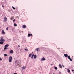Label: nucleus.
Returning <instances> with one entry per match:
<instances>
[{
    "instance_id": "nucleus-1",
    "label": "nucleus",
    "mask_w": 74,
    "mask_h": 74,
    "mask_svg": "<svg viewBox=\"0 0 74 74\" xmlns=\"http://www.w3.org/2000/svg\"><path fill=\"white\" fill-rule=\"evenodd\" d=\"M12 61V56H10L9 58V62H11Z\"/></svg>"
},
{
    "instance_id": "nucleus-2",
    "label": "nucleus",
    "mask_w": 74,
    "mask_h": 74,
    "mask_svg": "<svg viewBox=\"0 0 74 74\" xmlns=\"http://www.w3.org/2000/svg\"><path fill=\"white\" fill-rule=\"evenodd\" d=\"M5 41V40L3 39V37H1V39L0 40V41H1V42H4Z\"/></svg>"
},
{
    "instance_id": "nucleus-3",
    "label": "nucleus",
    "mask_w": 74,
    "mask_h": 74,
    "mask_svg": "<svg viewBox=\"0 0 74 74\" xmlns=\"http://www.w3.org/2000/svg\"><path fill=\"white\" fill-rule=\"evenodd\" d=\"M33 36V35L32 34H28V37H30V36Z\"/></svg>"
},
{
    "instance_id": "nucleus-4",
    "label": "nucleus",
    "mask_w": 74,
    "mask_h": 74,
    "mask_svg": "<svg viewBox=\"0 0 74 74\" xmlns=\"http://www.w3.org/2000/svg\"><path fill=\"white\" fill-rule=\"evenodd\" d=\"M68 58L70 60V61H72V59H71L70 58V56H68Z\"/></svg>"
},
{
    "instance_id": "nucleus-5",
    "label": "nucleus",
    "mask_w": 74,
    "mask_h": 74,
    "mask_svg": "<svg viewBox=\"0 0 74 74\" xmlns=\"http://www.w3.org/2000/svg\"><path fill=\"white\" fill-rule=\"evenodd\" d=\"M10 53H14V51L13 50H11L10 51Z\"/></svg>"
},
{
    "instance_id": "nucleus-6",
    "label": "nucleus",
    "mask_w": 74,
    "mask_h": 74,
    "mask_svg": "<svg viewBox=\"0 0 74 74\" xmlns=\"http://www.w3.org/2000/svg\"><path fill=\"white\" fill-rule=\"evenodd\" d=\"M46 60V59H45V58H44V57H43L41 59V60H42L43 61L44 60Z\"/></svg>"
},
{
    "instance_id": "nucleus-7",
    "label": "nucleus",
    "mask_w": 74,
    "mask_h": 74,
    "mask_svg": "<svg viewBox=\"0 0 74 74\" xmlns=\"http://www.w3.org/2000/svg\"><path fill=\"white\" fill-rule=\"evenodd\" d=\"M7 17H5L4 18V21H5V22H6L7 21Z\"/></svg>"
},
{
    "instance_id": "nucleus-8",
    "label": "nucleus",
    "mask_w": 74,
    "mask_h": 74,
    "mask_svg": "<svg viewBox=\"0 0 74 74\" xmlns=\"http://www.w3.org/2000/svg\"><path fill=\"white\" fill-rule=\"evenodd\" d=\"M26 25H23L22 27H23V28L24 29H25V28H26Z\"/></svg>"
},
{
    "instance_id": "nucleus-9",
    "label": "nucleus",
    "mask_w": 74,
    "mask_h": 74,
    "mask_svg": "<svg viewBox=\"0 0 74 74\" xmlns=\"http://www.w3.org/2000/svg\"><path fill=\"white\" fill-rule=\"evenodd\" d=\"M2 32L3 34H5V32H4V30H2Z\"/></svg>"
},
{
    "instance_id": "nucleus-10",
    "label": "nucleus",
    "mask_w": 74,
    "mask_h": 74,
    "mask_svg": "<svg viewBox=\"0 0 74 74\" xmlns=\"http://www.w3.org/2000/svg\"><path fill=\"white\" fill-rule=\"evenodd\" d=\"M64 56L65 57H66V58H67V57L68 56V55L67 54H64Z\"/></svg>"
},
{
    "instance_id": "nucleus-11",
    "label": "nucleus",
    "mask_w": 74,
    "mask_h": 74,
    "mask_svg": "<svg viewBox=\"0 0 74 74\" xmlns=\"http://www.w3.org/2000/svg\"><path fill=\"white\" fill-rule=\"evenodd\" d=\"M59 67L60 68V69L62 68V65H61V64H59Z\"/></svg>"
},
{
    "instance_id": "nucleus-12",
    "label": "nucleus",
    "mask_w": 74,
    "mask_h": 74,
    "mask_svg": "<svg viewBox=\"0 0 74 74\" xmlns=\"http://www.w3.org/2000/svg\"><path fill=\"white\" fill-rule=\"evenodd\" d=\"M5 47H9V45L8 44L6 45H5Z\"/></svg>"
},
{
    "instance_id": "nucleus-13",
    "label": "nucleus",
    "mask_w": 74,
    "mask_h": 74,
    "mask_svg": "<svg viewBox=\"0 0 74 74\" xmlns=\"http://www.w3.org/2000/svg\"><path fill=\"white\" fill-rule=\"evenodd\" d=\"M32 55V53L30 54L29 55V58L31 57Z\"/></svg>"
},
{
    "instance_id": "nucleus-14",
    "label": "nucleus",
    "mask_w": 74,
    "mask_h": 74,
    "mask_svg": "<svg viewBox=\"0 0 74 74\" xmlns=\"http://www.w3.org/2000/svg\"><path fill=\"white\" fill-rule=\"evenodd\" d=\"M36 58H37V56H36V55H35L34 56V59H36Z\"/></svg>"
},
{
    "instance_id": "nucleus-15",
    "label": "nucleus",
    "mask_w": 74,
    "mask_h": 74,
    "mask_svg": "<svg viewBox=\"0 0 74 74\" xmlns=\"http://www.w3.org/2000/svg\"><path fill=\"white\" fill-rule=\"evenodd\" d=\"M26 66H23L22 68H23V70L24 69H25V68H26Z\"/></svg>"
},
{
    "instance_id": "nucleus-16",
    "label": "nucleus",
    "mask_w": 74,
    "mask_h": 74,
    "mask_svg": "<svg viewBox=\"0 0 74 74\" xmlns=\"http://www.w3.org/2000/svg\"><path fill=\"white\" fill-rule=\"evenodd\" d=\"M14 26H17V25L16 23H14Z\"/></svg>"
},
{
    "instance_id": "nucleus-17",
    "label": "nucleus",
    "mask_w": 74,
    "mask_h": 74,
    "mask_svg": "<svg viewBox=\"0 0 74 74\" xmlns=\"http://www.w3.org/2000/svg\"><path fill=\"white\" fill-rule=\"evenodd\" d=\"M4 44V42H0V44Z\"/></svg>"
},
{
    "instance_id": "nucleus-18",
    "label": "nucleus",
    "mask_w": 74,
    "mask_h": 74,
    "mask_svg": "<svg viewBox=\"0 0 74 74\" xmlns=\"http://www.w3.org/2000/svg\"><path fill=\"white\" fill-rule=\"evenodd\" d=\"M4 56H8V55H7V54H4Z\"/></svg>"
},
{
    "instance_id": "nucleus-19",
    "label": "nucleus",
    "mask_w": 74,
    "mask_h": 74,
    "mask_svg": "<svg viewBox=\"0 0 74 74\" xmlns=\"http://www.w3.org/2000/svg\"><path fill=\"white\" fill-rule=\"evenodd\" d=\"M67 70L68 71V73H70V70H69V69H68Z\"/></svg>"
},
{
    "instance_id": "nucleus-20",
    "label": "nucleus",
    "mask_w": 74,
    "mask_h": 74,
    "mask_svg": "<svg viewBox=\"0 0 74 74\" xmlns=\"http://www.w3.org/2000/svg\"><path fill=\"white\" fill-rule=\"evenodd\" d=\"M54 68H55V69H56V70H57L58 69V68H57V67L55 66Z\"/></svg>"
},
{
    "instance_id": "nucleus-21",
    "label": "nucleus",
    "mask_w": 74,
    "mask_h": 74,
    "mask_svg": "<svg viewBox=\"0 0 74 74\" xmlns=\"http://www.w3.org/2000/svg\"><path fill=\"white\" fill-rule=\"evenodd\" d=\"M25 51H28V49H25Z\"/></svg>"
},
{
    "instance_id": "nucleus-22",
    "label": "nucleus",
    "mask_w": 74,
    "mask_h": 74,
    "mask_svg": "<svg viewBox=\"0 0 74 74\" xmlns=\"http://www.w3.org/2000/svg\"><path fill=\"white\" fill-rule=\"evenodd\" d=\"M38 49H39V48L36 49V50L37 52H38Z\"/></svg>"
},
{
    "instance_id": "nucleus-23",
    "label": "nucleus",
    "mask_w": 74,
    "mask_h": 74,
    "mask_svg": "<svg viewBox=\"0 0 74 74\" xmlns=\"http://www.w3.org/2000/svg\"><path fill=\"white\" fill-rule=\"evenodd\" d=\"M4 49L5 50V49H7V47L4 46Z\"/></svg>"
},
{
    "instance_id": "nucleus-24",
    "label": "nucleus",
    "mask_w": 74,
    "mask_h": 74,
    "mask_svg": "<svg viewBox=\"0 0 74 74\" xmlns=\"http://www.w3.org/2000/svg\"><path fill=\"white\" fill-rule=\"evenodd\" d=\"M12 8L14 9V10H15V8H14V7L12 6Z\"/></svg>"
},
{
    "instance_id": "nucleus-25",
    "label": "nucleus",
    "mask_w": 74,
    "mask_h": 74,
    "mask_svg": "<svg viewBox=\"0 0 74 74\" xmlns=\"http://www.w3.org/2000/svg\"><path fill=\"white\" fill-rule=\"evenodd\" d=\"M18 67H21V66L19 65V64H18Z\"/></svg>"
},
{
    "instance_id": "nucleus-26",
    "label": "nucleus",
    "mask_w": 74,
    "mask_h": 74,
    "mask_svg": "<svg viewBox=\"0 0 74 74\" xmlns=\"http://www.w3.org/2000/svg\"><path fill=\"white\" fill-rule=\"evenodd\" d=\"M6 29V30H8V27H7Z\"/></svg>"
},
{
    "instance_id": "nucleus-27",
    "label": "nucleus",
    "mask_w": 74,
    "mask_h": 74,
    "mask_svg": "<svg viewBox=\"0 0 74 74\" xmlns=\"http://www.w3.org/2000/svg\"><path fill=\"white\" fill-rule=\"evenodd\" d=\"M13 22H15V19H14L13 20Z\"/></svg>"
},
{
    "instance_id": "nucleus-28",
    "label": "nucleus",
    "mask_w": 74,
    "mask_h": 74,
    "mask_svg": "<svg viewBox=\"0 0 74 74\" xmlns=\"http://www.w3.org/2000/svg\"><path fill=\"white\" fill-rule=\"evenodd\" d=\"M2 60V59L0 57V60Z\"/></svg>"
},
{
    "instance_id": "nucleus-29",
    "label": "nucleus",
    "mask_w": 74,
    "mask_h": 74,
    "mask_svg": "<svg viewBox=\"0 0 74 74\" xmlns=\"http://www.w3.org/2000/svg\"><path fill=\"white\" fill-rule=\"evenodd\" d=\"M33 56H32L31 57V58H32V59H33Z\"/></svg>"
},
{
    "instance_id": "nucleus-30",
    "label": "nucleus",
    "mask_w": 74,
    "mask_h": 74,
    "mask_svg": "<svg viewBox=\"0 0 74 74\" xmlns=\"http://www.w3.org/2000/svg\"><path fill=\"white\" fill-rule=\"evenodd\" d=\"M32 56H34V54H33Z\"/></svg>"
},
{
    "instance_id": "nucleus-31",
    "label": "nucleus",
    "mask_w": 74,
    "mask_h": 74,
    "mask_svg": "<svg viewBox=\"0 0 74 74\" xmlns=\"http://www.w3.org/2000/svg\"><path fill=\"white\" fill-rule=\"evenodd\" d=\"M18 47H20V46L19 45H18Z\"/></svg>"
},
{
    "instance_id": "nucleus-32",
    "label": "nucleus",
    "mask_w": 74,
    "mask_h": 74,
    "mask_svg": "<svg viewBox=\"0 0 74 74\" xmlns=\"http://www.w3.org/2000/svg\"><path fill=\"white\" fill-rule=\"evenodd\" d=\"M14 74H17V73H14Z\"/></svg>"
},
{
    "instance_id": "nucleus-33",
    "label": "nucleus",
    "mask_w": 74,
    "mask_h": 74,
    "mask_svg": "<svg viewBox=\"0 0 74 74\" xmlns=\"http://www.w3.org/2000/svg\"><path fill=\"white\" fill-rule=\"evenodd\" d=\"M59 74H61V72H59Z\"/></svg>"
},
{
    "instance_id": "nucleus-34",
    "label": "nucleus",
    "mask_w": 74,
    "mask_h": 74,
    "mask_svg": "<svg viewBox=\"0 0 74 74\" xmlns=\"http://www.w3.org/2000/svg\"><path fill=\"white\" fill-rule=\"evenodd\" d=\"M72 71H74L73 70H72Z\"/></svg>"
},
{
    "instance_id": "nucleus-35",
    "label": "nucleus",
    "mask_w": 74,
    "mask_h": 74,
    "mask_svg": "<svg viewBox=\"0 0 74 74\" xmlns=\"http://www.w3.org/2000/svg\"><path fill=\"white\" fill-rule=\"evenodd\" d=\"M62 67H64V65H62Z\"/></svg>"
},
{
    "instance_id": "nucleus-36",
    "label": "nucleus",
    "mask_w": 74,
    "mask_h": 74,
    "mask_svg": "<svg viewBox=\"0 0 74 74\" xmlns=\"http://www.w3.org/2000/svg\"><path fill=\"white\" fill-rule=\"evenodd\" d=\"M2 7H3V8H4V6H3V5H2Z\"/></svg>"
},
{
    "instance_id": "nucleus-37",
    "label": "nucleus",
    "mask_w": 74,
    "mask_h": 74,
    "mask_svg": "<svg viewBox=\"0 0 74 74\" xmlns=\"http://www.w3.org/2000/svg\"><path fill=\"white\" fill-rule=\"evenodd\" d=\"M52 65H53L52 64H51V66H52Z\"/></svg>"
},
{
    "instance_id": "nucleus-38",
    "label": "nucleus",
    "mask_w": 74,
    "mask_h": 74,
    "mask_svg": "<svg viewBox=\"0 0 74 74\" xmlns=\"http://www.w3.org/2000/svg\"><path fill=\"white\" fill-rule=\"evenodd\" d=\"M32 53L33 54V52H32Z\"/></svg>"
}]
</instances>
